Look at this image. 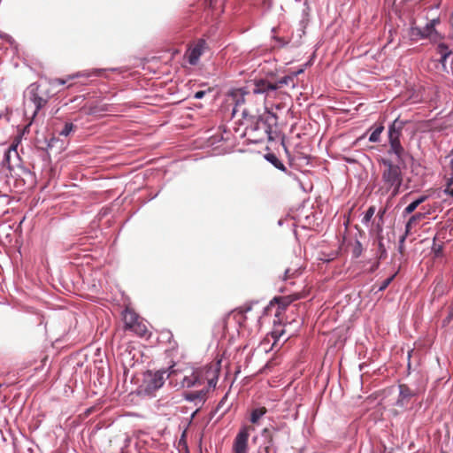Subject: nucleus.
Instances as JSON below:
<instances>
[{"label":"nucleus","mask_w":453,"mask_h":453,"mask_svg":"<svg viewBox=\"0 0 453 453\" xmlns=\"http://www.w3.org/2000/svg\"><path fill=\"white\" fill-rule=\"evenodd\" d=\"M380 173V191L382 194L391 193V196H396L403 181V169L399 164H395L390 158L380 157L378 159Z\"/></svg>","instance_id":"f257e3e1"},{"label":"nucleus","mask_w":453,"mask_h":453,"mask_svg":"<svg viewBox=\"0 0 453 453\" xmlns=\"http://www.w3.org/2000/svg\"><path fill=\"white\" fill-rule=\"evenodd\" d=\"M219 369L216 365H206L193 370L190 374L185 375L182 379L181 385L186 388H194L202 386L210 391L217 385L219 378Z\"/></svg>","instance_id":"f03ea898"},{"label":"nucleus","mask_w":453,"mask_h":453,"mask_svg":"<svg viewBox=\"0 0 453 453\" xmlns=\"http://www.w3.org/2000/svg\"><path fill=\"white\" fill-rule=\"evenodd\" d=\"M440 23V19H431L424 27H411L410 36L412 40L429 39L433 42H438L441 36L435 29L436 25Z\"/></svg>","instance_id":"7ed1b4c3"},{"label":"nucleus","mask_w":453,"mask_h":453,"mask_svg":"<svg viewBox=\"0 0 453 453\" xmlns=\"http://www.w3.org/2000/svg\"><path fill=\"white\" fill-rule=\"evenodd\" d=\"M174 372L175 371L173 367H171L170 372L166 371H157L154 373L150 372L144 381L145 391L150 395L153 394L164 385L165 379Z\"/></svg>","instance_id":"20e7f679"},{"label":"nucleus","mask_w":453,"mask_h":453,"mask_svg":"<svg viewBox=\"0 0 453 453\" xmlns=\"http://www.w3.org/2000/svg\"><path fill=\"white\" fill-rule=\"evenodd\" d=\"M250 430L251 427L249 426H244L240 429L234 441L233 450L234 453H247Z\"/></svg>","instance_id":"39448f33"},{"label":"nucleus","mask_w":453,"mask_h":453,"mask_svg":"<svg viewBox=\"0 0 453 453\" xmlns=\"http://www.w3.org/2000/svg\"><path fill=\"white\" fill-rule=\"evenodd\" d=\"M207 43L205 40L199 39L196 43L190 47L187 52L188 63L192 65L197 64L200 57L204 52Z\"/></svg>","instance_id":"423d86ee"},{"label":"nucleus","mask_w":453,"mask_h":453,"mask_svg":"<svg viewBox=\"0 0 453 453\" xmlns=\"http://www.w3.org/2000/svg\"><path fill=\"white\" fill-rule=\"evenodd\" d=\"M252 91L254 94H265L266 96H271L275 93V87L273 82L260 79L255 81Z\"/></svg>","instance_id":"0eeeda50"},{"label":"nucleus","mask_w":453,"mask_h":453,"mask_svg":"<svg viewBox=\"0 0 453 453\" xmlns=\"http://www.w3.org/2000/svg\"><path fill=\"white\" fill-rule=\"evenodd\" d=\"M416 394L407 385L401 384L399 386V395L395 405L400 408H405L411 402L412 396Z\"/></svg>","instance_id":"6e6552de"},{"label":"nucleus","mask_w":453,"mask_h":453,"mask_svg":"<svg viewBox=\"0 0 453 453\" xmlns=\"http://www.w3.org/2000/svg\"><path fill=\"white\" fill-rule=\"evenodd\" d=\"M286 427H287V426L284 423L278 425V426H270L268 427H265L262 430V435L265 438V441H269L270 438H272L273 445H276V438H277L278 433Z\"/></svg>","instance_id":"1a4fd4ad"},{"label":"nucleus","mask_w":453,"mask_h":453,"mask_svg":"<svg viewBox=\"0 0 453 453\" xmlns=\"http://www.w3.org/2000/svg\"><path fill=\"white\" fill-rule=\"evenodd\" d=\"M122 316L126 330H130L133 327V325L141 319L139 315L129 307H127L123 311Z\"/></svg>","instance_id":"9d476101"},{"label":"nucleus","mask_w":453,"mask_h":453,"mask_svg":"<svg viewBox=\"0 0 453 453\" xmlns=\"http://www.w3.org/2000/svg\"><path fill=\"white\" fill-rule=\"evenodd\" d=\"M61 326H63L64 334H67L73 328L76 326V319L74 315L67 311L61 314Z\"/></svg>","instance_id":"9b49d317"},{"label":"nucleus","mask_w":453,"mask_h":453,"mask_svg":"<svg viewBox=\"0 0 453 453\" xmlns=\"http://www.w3.org/2000/svg\"><path fill=\"white\" fill-rule=\"evenodd\" d=\"M404 122L399 119H395L388 129V141L400 140Z\"/></svg>","instance_id":"f8f14e48"},{"label":"nucleus","mask_w":453,"mask_h":453,"mask_svg":"<svg viewBox=\"0 0 453 453\" xmlns=\"http://www.w3.org/2000/svg\"><path fill=\"white\" fill-rule=\"evenodd\" d=\"M208 392V389L201 388L199 390L185 393L184 398L189 402L198 401L199 403H203L207 398ZM196 404H197V403H196Z\"/></svg>","instance_id":"ddd939ff"},{"label":"nucleus","mask_w":453,"mask_h":453,"mask_svg":"<svg viewBox=\"0 0 453 453\" xmlns=\"http://www.w3.org/2000/svg\"><path fill=\"white\" fill-rule=\"evenodd\" d=\"M390 149L388 150L389 154H395L399 163L403 164V157L405 155V150L402 146L400 140L397 141H388Z\"/></svg>","instance_id":"4468645a"},{"label":"nucleus","mask_w":453,"mask_h":453,"mask_svg":"<svg viewBox=\"0 0 453 453\" xmlns=\"http://www.w3.org/2000/svg\"><path fill=\"white\" fill-rule=\"evenodd\" d=\"M244 95H245V93L243 92L242 89H234L229 93V96L235 103V106L233 111L234 113L236 112V111H237L236 108L238 106L244 104Z\"/></svg>","instance_id":"2eb2a0df"},{"label":"nucleus","mask_w":453,"mask_h":453,"mask_svg":"<svg viewBox=\"0 0 453 453\" xmlns=\"http://www.w3.org/2000/svg\"><path fill=\"white\" fill-rule=\"evenodd\" d=\"M437 53L441 56L439 62L445 65L447 58L451 55L452 51L449 50V46L445 43H440L437 46Z\"/></svg>","instance_id":"dca6fc26"},{"label":"nucleus","mask_w":453,"mask_h":453,"mask_svg":"<svg viewBox=\"0 0 453 453\" xmlns=\"http://www.w3.org/2000/svg\"><path fill=\"white\" fill-rule=\"evenodd\" d=\"M300 267H288L284 270L283 276L280 277L282 280L288 281L296 279L301 274Z\"/></svg>","instance_id":"f3484780"},{"label":"nucleus","mask_w":453,"mask_h":453,"mask_svg":"<svg viewBox=\"0 0 453 453\" xmlns=\"http://www.w3.org/2000/svg\"><path fill=\"white\" fill-rule=\"evenodd\" d=\"M428 198L427 196H421L415 201L411 203L403 211V214H411L421 203H423Z\"/></svg>","instance_id":"a211bd4d"},{"label":"nucleus","mask_w":453,"mask_h":453,"mask_svg":"<svg viewBox=\"0 0 453 453\" xmlns=\"http://www.w3.org/2000/svg\"><path fill=\"white\" fill-rule=\"evenodd\" d=\"M267 412V409L264 406L255 408L250 413V422L252 424H257L259 419Z\"/></svg>","instance_id":"6ab92c4d"},{"label":"nucleus","mask_w":453,"mask_h":453,"mask_svg":"<svg viewBox=\"0 0 453 453\" xmlns=\"http://www.w3.org/2000/svg\"><path fill=\"white\" fill-rule=\"evenodd\" d=\"M134 332L139 336H145L148 333L147 326L143 323L142 319L137 321L134 325H133V327L129 330Z\"/></svg>","instance_id":"aec40b11"},{"label":"nucleus","mask_w":453,"mask_h":453,"mask_svg":"<svg viewBox=\"0 0 453 453\" xmlns=\"http://www.w3.org/2000/svg\"><path fill=\"white\" fill-rule=\"evenodd\" d=\"M251 310V305H244L235 309L233 312L234 317L237 318L239 323H242L246 319L245 314Z\"/></svg>","instance_id":"412c9836"},{"label":"nucleus","mask_w":453,"mask_h":453,"mask_svg":"<svg viewBox=\"0 0 453 453\" xmlns=\"http://www.w3.org/2000/svg\"><path fill=\"white\" fill-rule=\"evenodd\" d=\"M265 158L267 161H269L272 165H273L277 169L286 172V167L282 164V162L278 158V157L273 153H268L265 155Z\"/></svg>","instance_id":"4be33fe9"},{"label":"nucleus","mask_w":453,"mask_h":453,"mask_svg":"<svg viewBox=\"0 0 453 453\" xmlns=\"http://www.w3.org/2000/svg\"><path fill=\"white\" fill-rule=\"evenodd\" d=\"M299 298H300V295L296 294L293 296L280 297L279 299H277V301L279 303L280 308L285 309L287 306H288L290 304V303L292 301L297 300Z\"/></svg>","instance_id":"5701e85b"},{"label":"nucleus","mask_w":453,"mask_h":453,"mask_svg":"<svg viewBox=\"0 0 453 453\" xmlns=\"http://www.w3.org/2000/svg\"><path fill=\"white\" fill-rule=\"evenodd\" d=\"M278 449L276 445H273V440L270 438L269 441H265L263 448H260L257 453H277Z\"/></svg>","instance_id":"b1692460"},{"label":"nucleus","mask_w":453,"mask_h":453,"mask_svg":"<svg viewBox=\"0 0 453 453\" xmlns=\"http://www.w3.org/2000/svg\"><path fill=\"white\" fill-rule=\"evenodd\" d=\"M384 130L383 125L377 126L374 130L372 132V134L369 136V141L371 142H378L380 139V134Z\"/></svg>","instance_id":"393cba45"},{"label":"nucleus","mask_w":453,"mask_h":453,"mask_svg":"<svg viewBox=\"0 0 453 453\" xmlns=\"http://www.w3.org/2000/svg\"><path fill=\"white\" fill-rule=\"evenodd\" d=\"M425 215H426L425 213H421V212H418V213H416V214L412 215V216L409 219V220H408V222H407V224H406L407 232H409V231H410V229L411 228V226H412L413 225H415L418 221H419V220H421L422 219H424V218H425Z\"/></svg>","instance_id":"a878e982"},{"label":"nucleus","mask_w":453,"mask_h":453,"mask_svg":"<svg viewBox=\"0 0 453 453\" xmlns=\"http://www.w3.org/2000/svg\"><path fill=\"white\" fill-rule=\"evenodd\" d=\"M293 76L288 75L280 78L276 82H273L275 87V91L281 88L283 86L288 85L290 81H293Z\"/></svg>","instance_id":"bb28decb"},{"label":"nucleus","mask_w":453,"mask_h":453,"mask_svg":"<svg viewBox=\"0 0 453 453\" xmlns=\"http://www.w3.org/2000/svg\"><path fill=\"white\" fill-rule=\"evenodd\" d=\"M374 213H375V207L370 206L367 209V211H365V216L362 219L363 224L367 225L370 222V220L372 219V218L373 217Z\"/></svg>","instance_id":"cd10ccee"},{"label":"nucleus","mask_w":453,"mask_h":453,"mask_svg":"<svg viewBox=\"0 0 453 453\" xmlns=\"http://www.w3.org/2000/svg\"><path fill=\"white\" fill-rule=\"evenodd\" d=\"M29 102L34 103L36 106V110L40 109L42 107V103L44 102L43 99L37 97L35 93H31L29 98Z\"/></svg>","instance_id":"c85d7f7f"},{"label":"nucleus","mask_w":453,"mask_h":453,"mask_svg":"<svg viewBox=\"0 0 453 453\" xmlns=\"http://www.w3.org/2000/svg\"><path fill=\"white\" fill-rule=\"evenodd\" d=\"M450 167L452 170V177L448 180L444 192L453 196V188L450 187L453 184V159L450 161Z\"/></svg>","instance_id":"c756f323"},{"label":"nucleus","mask_w":453,"mask_h":453,"mask_svg":"<svg viewBox=\"0 0 453 453\" xmlns=\"http://www.w3.org/2000/svg\"><path fill=\"white\" fill-rule=\"evenodd\" d=\"M453 319V303L449 308L448 316L442 320V326H447Z\"/></svg>","instance_id":"7c9ffc66"},{"label":"nucleus","mask_w":453,"mask_h":453,"mask_svg":"<svg viewBox=\"0 0 453 453\" xmlns=\"http://www.w3.org/2000/svg\"><path fill=\"white\" fill-rule=\"evenodd\" d=\"M395 274H393L392 276L387 278L386 280H383V282L381 283V285L380 286L379 288V290L380 291H383L385 290L388 285L392 282V280H394Z\"/></svg>","instance_id":"2f4dec72"},{"label":"nucleus","mask_w":453,"mask_h":453,"mask_svg":"<svg viewBox=\"0 0 453 453\" xmlns=\"http://www.w3.org/2000/svg\"><path fill=\"white\" fill-rule=\"evenodd\" d=\"M73 125L72 123H66L64 129L59 133L61 135L67 136L73 129Z\"/></svg>","instance_id":"473e14b6"},{"label":"nucleus","mask_w":453,"mask_h":453,"mask_svg":"<svg viewBox=\"0 0 453 453\" xmlns=\"http://www.w3.org/2000/svg\"><path fill=\"white\" fill-rule=\"evenodd\" d=\"M257 125H262L263 126V128L265 130V133L268 134L269 136V139H272L271 137V127L270 126L266 123V121L261 119L260 121L257 122Z\"/></svg>","instance_id":"72a5a7b5"},{"label":"nucleus","mask_w":453,"mask_h":453,"mask_svg":"<svg viewBox=\"0 0 453 453\" xmlns=\"http://www.w3.org/2000/svg\"><path fill=\"white\" fill-rule=\"evenodd\" d=\"M12 151H13L15 154H17V150H16V147L15 146H12L8 150V151L5 153V161H6L7 164H9Z\"/></svg>","instance_id":"f704fd0d"},{"label":"nucleus","mask_w":453,"mask_h":453,"mask_svg":"<svg viewBox=\"0 0 453 453\" xmlns=\"http://www.w3.org/2000/svg\"><path fill=\"white\" fill-rule=\"evenodd\" d=\"M205 93H206V92H205V91H203V90L197 91V92H196V94H195V98H196V99H201V98H203V97L204 96Z\"/></svg>","instance_id":"c9c22d12"},{"label":"nucleus","mask_w":453,"mask_h":453,"mask_svg":"<svg viewBox=\"0 0 453 453\" xmlns=\"http://www.w3.org/2000/svg\"><path fill=\"white\" fill-rule=\"evenodd\" d=\"M54 142H55V138H54V137H52V138L50 139V141L49 142L48 145H47V149H46L47 150H48L49 149H52V148L54 147Z\"/></svg>","instance_id":"e433bc0d"},{"label":"nucleus","mask_w":453,"mask_h":453,"mask_svg":"<svg viewBox=\"0 0 453 453\" xmlns=\"http://www.w3.org/2000/svg\"><path fill=\"white\" fill-rule=\"evenodd\" d=\"M226 398V395L219 403L218 406H217V409H220L222 406H224V402Z\"/></svg>","instance_id":"4c0bfd02"},{"label":"nucleus","mask_w":453,"mask_h":453,"mask_svg":"<svg viewBox=\"0 0 453 453\" xmlns=\"http://www.w3.org/2000/svg\"><path fill=\"white\" fill-rule=\"evenodd\" d=\"M386 211L385 210H380L378 212V216L380 217V219H382L384 214H385Z\"/></svg>","instance_id":"58836bf2"},{"label":"nucleus","mask_w":453,"mask_h":453,"mask_svg":"<svg viewBox=\"0 0 453 453\" xmlns=\"http://www.w3.org/2000/svg\"><path fill=\"white\" fill-rule=\"evenodd\" d=\"M58 85H59V84L64 85V84H65V82H66V81H64V80H62V79H58Z\"/></svg>","instance_id":"ea45409f"},{"label":"nucleus","mask_w":453,"mask_h":453,"mask_svg":"<svg viewBox=\"0 0 453 453\" xmlns=\"http://www.w3.org/2000/svg\"><path fill=\"white\" fill-rule=\"evenodd\" d=\"M404 240H405V236H402L401 240H400L401 244H403L404 242Z\"/></svg>","instance_id":"a19ab883"},{"label":"nucleus","mask_w":453,"mask_h":453,"mask_svg":"<svg viewBox=\"0 0 453 453\" xmlns=\"http://www.w3.org/2000/svg\"><path fill=\"white\" fill-rule=\"evenodd\" d=\"M303 73V70L301 69V70L297 71V72L295 73V75H298V74H300V73Z\"/></svg>","instance_id":"79ce46f5"},{"label":"nucleus","mask_w":453,"mask_h":453,"mask_svg":"<svg viewBox=\"0 0 453 453\" xmlns=\"http://www.w3.org/2000/svg\"><path fill=\"white\" fill-rule=\"evenodd\" d=\"M399 250H400V252H403V246L402 245L399 247Z\"/></svg>","instance_id":"37998d69"},{"label":"nucleus","mask_w":453,"mask_h":453,"mask_svg":"<svg viewBox=\"0 0 453 453\" xmlns=\"http://www.w3.org/2000/svg\"><path fill=\"white\" fill-rule=\"evenodd\" d=\"M282 334H283V332H282L281 334H280L279 335H275L274 337H275V338H278V337H280Z\"/></svg>","instance_id":"c03bdc74"}]
</instances>
